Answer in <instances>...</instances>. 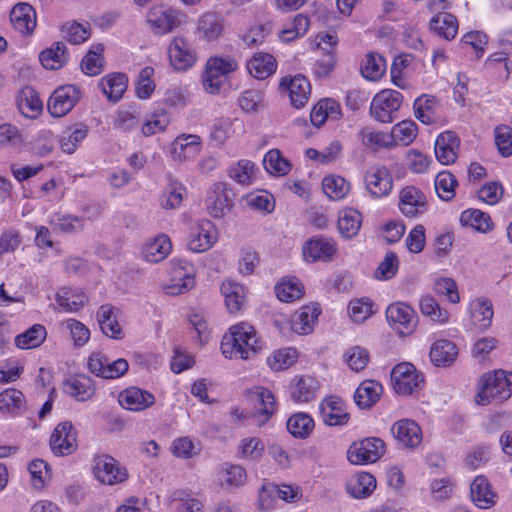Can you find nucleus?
Masks as SVG:
<instances>
[{
    "label": "nucleus",
    "instance_id": "f257e3e1",
    "mask_svg": "<svg viewBox=\"0 0 512 512\" xmlns=\"http://www.w3.org/2000/svg\"><path fill=\"white\" fill-rule=\"evenodd\" d=\"M263 347L255 328L244 322L232 326L221 341L222 354L229 359H250Z\"/></svg>",
    "mask_w": 512,
    "mask_h": 512
},
{
    "label": "nucleus",
    "instance_id": "f03ea898",
    "mask_svg": "<svg viewBox=\"0 0 512 512\" xmlns=\"http://www.w3.org/2000/svg\"><path fill=\"white\" fill-rule=\"evenodd\" d=\"M511 395L512 373L497 370L481 377L475 401L479 405H487L491 401L503 402Z\"/></svg>",
    "mask_w": 512,
    "mask_h": 512
},
{
    "label": "nucleus",
    "instance_id": "7ed1b4c3",
    "mask_svg": "<svg viewBox=\"0 0 512 512\" xmlns=\"http://www.w3.org/2000/svg\"><path fill=\"white\" fill-rule=\"evenodd\" d=\"M402 102L403 96L399 91L381 90L372 99L370 113L379 122L391 123L396 118Z\"/></svg>",
    "mask_w": 512,
    "mask_h": 512
},
{
    "label": "nucleus",
    "instance_id": "20e7f679",
    "mask_svg": "<svg viewBox=\"0 0 512 512\" xmlns=\"http://www.w3.org/2000/svg\"><path fill=\"white\" fill-rule=\"evenodd\" d=\"M238 64L232 57H211L206 63L203 86L211 94L219 91L229 73L236 71Z\"/></svg>",
    "mask_w": 512,
    "mask_h": 512
},
{
    "label": "nucleus",
    "instance_id": "39448f33",
    "mask_svg": "<svg viewBox=\"0 0 512 512\" xmlns=\"http://www.w3.org/2000/svg\"><path fill=\"white\" fill-rule=\"evenodd\" d=\"M234 194L225 182L213 183L206 192L205 207L213 218H222L233 207Z\"/></svg>",
    "mask_w": 512,
    "mask_h": 512
},
{
    "label": "nucleus",
    "instance_id": "423d86ee",
    "mask_svg": "<svg viewBox=\"0 0 512 512\" xmlns=\"http://www.w3.org/2000/svg\"><path fill=\"white\" fill-rule=\"evenodd\" d=\"M185 15L172 7L157 5L149 9L146 21L155 34H166L184 21Z\"/></svg>",
    "mask_w": 512,
    "mask_h": 512
},
{
    "label": "nucleus",
    "instance_id": "0eeeda50",
    "mask_svg": "<svg viewBox=\"0 0 512 512\" xmlns=\"http://www.w3.org/2000/svg\"><path fill=\"white\" fill-rule=\"evenodd\" d=\"M82 98L80 88L75 85H63L54 90L47 108L51 116L60 118L67 115Z\"/></svg>",
    "mask_w": 512,
    "mask_h": 512
},
{
    "label": "nucleus",
    "instance_id": "6e6552de",
    "mask_svg": "<svg viewBox=\"0 0 512 512\" xmlns=\"http://www.w3.org/2000/svg\"><path fill=\"white\" fill-rule=\"evenodd\" d=\"M385 443L377 437H369L353 443L347 452L348 460L355 465L374 463L383 456Z\"/></svg>",
    "mask_w": 512,
    "mask_h": 512
},
{
    "label": "nucleus",
    "instance_id": "1a4fd4ad",
    "mask_svg": "<svg viewBox=\"0 0 512 512\" xmlns=\"http://www.w3.org/2000/svg\"><path fill=\"white\" fill-rule=\"evenodd\" d=\"M93 474L106 485H116L127 480L128 472L119 462L109 455H98L94 458Z\"/></svg>",
    "mask_w": 512,
    "mask_h": 512
},
{
    "label": "nucleus",
    "instance_id": "9d476101",
    "mask_svg": "<svg viewBox=\"0 0 512 512\" xmlns=\"http://www.w3.org/2000/svg\"><path fill=\"white\" fill-rule=\"evenodd\" d=\"M386 318L388 323L402 335L411 334L418 321L414 309L403 302L390 304L386 309Z\"/></svg>",
    "mask_w": 512,
    "mask_h": 512
},
{
    "label": "nucleus",
    "instance_id": "9b49d317",
    "mask_svg": "<svg viewBox=\"0 0 512 512\" xmlns=\"http://www.w3.org/2000/svg\"><path fill=\"white\" fill-rule=\"evenodd\" d=\"M89 371L103 379H117L123 376L129 368L127 360L119 358L110 361L102 353H93L88 359Z\"/></svg>",
    "mask_w": 512,
    "mask_h": 512
},
{
    "label": "nucleus",
    "instance_id": "f8f14e48",
    "mask_svg": "<svg viewBox=\"0 0 512 512\" xmlns=\"http://www.w3.org/2000/svg\"><path fill=\"white\" fill-rule=\"evenodd\" d=\"M217 238L218 230L214 223L208 219H202L191 228L187 246L192 252H205L216 243Z\"/></svg>",
    "mask_w": 512,
    "mask_h": 512
},
{
    "label": "nucleus",
    "instance_id": "ddd939ff",
    "mask_svg": "<svg viewBox=\"0 0 512 512\" xmlns=\"http://www.w3.org/2000/svg\"><path fill=\"white\" fill-rule=\"evenodd\" d=\"M391 381L398 394L409 395L423 382L422 375L408 362L396 365L391 372Z\"/></svg>",
    "mask_w": 512,
    "mask_h": 512
},
{
    "label": "nucleus",
    "instance_id": "4468645a",
    "mask_svg": "<svg viewBox=\"0 0 512 512\" xmlns=\"http://www.w3.org/2000/svg\"><path fill=\"white\" fill-rule=\"evenodd\" d=\"M50 448L55 456H66L77 449V433L71 422H61L50 436Z\"/></svg>",
    "mask_w": 512,
    "mask_h": 512
},
{
    "label": "nucleus",
    "instance_id": "2eb2a0df",
    "mask_svg": "<svg viewBox=\"0 0 512 512\" xmlns=\"http://www.w3.org/2000/svg\"><path fill=\"white\" fill-rule=\"evenodd\" d=\"M365 187L374 198L389 195L393 188V178L390 171L381 165L370 167L365 174Z\"/></svg>",
    "mask_w": 512,
    "mask_h": 512
},
{
    "label": "nucleus",
    "instance_id": "dca6fc26",
    "mask_svg": "<svg viewBox=\"0 0 512 512\" xmlns=\"http://www.w3.org/2000/svg\"><path fill=\"white\" fill-rule=\"evenodd\" d=\"M168 57L171 66L177 71L191 68L197 59L192 45L182 37H175L168 47Z\"/></svg>",
    "mask_w": 512,
    "mask_h": 512
},
{
    "label": "nucleus",
    "instance_id": "f3484780",
    "mask_svg": "<svg viewBox=\"0 0 512 512\" xmlns=\"http://www.w3.org/2000/svg\"><path fill=\"white\" fill-rule=\"evenodd\" d=\"M336 251V243L324 236H316L307 240L302 249L305 261L310 263L317 261L329 262Z\"/></svg>",
    "mask_w": 512,
    "mask_h": 512
},
{
    "label": "nucleus",
    "instance_id": "a211bd4d",
    "mask_svg": "<svg viewBox=\"0 0 512 512\" xmlns=\"http://www.w3.org/2000/svg\"><path fill=\"white\" fill-rule=\"evenodd\" d=\"M399 209L406 217H417L427 210L426 196L419 188L406 186L399 194Z\"/></svg>",
    "mask_w": 512,
    "mask_h": 512
},
{
    "label": "nucleus",
    "instance_id": "6ab92c4d",
    "mask_svg": "<svg viewBox=\"0 0 512 512\" xmlns=\"http://www.w3.org/2000/svg\"><path fill=\"white\" fill-rule=\"evenodd\" d=\"M280 88L288 92L291 104L296 108L307 103L311 92L309 81L302 75L282 78Z\"/></svg>",
    "mask_w": 512,
    "mask_h": 512
},
{
    "label": "nucleus",
    "instance_id": "aec40b11",
    "mask_svg": "<svg viewBox=\"0 0 512 512\" xmlns=\"http://www.w3.org/2000/svg\"><path fill=\"white\" fill-rule=\"evenodd\" d=\"M393 437L405 448H415L422 441L420 426L413 420L402 419L391 427Z\"/></svg>",
    "mask_w": 512,
    "mask_h": 512
},
{
    "label": "nucleus",
    "instance_id": "412c9836",
    "mask_svg": "<svg viewBox=\"0 0 512 512\" xmlns=\"http://www.w3.org/2000/svg\"><path fill=\"white\" fill-rule=\"evenodd\" d=\"M415 117L425 125L437 123L441 119V105L433 95L423 94L415 99Z\"/></svg>",
    "mask_w": 512,
    "mask_h": 512
},
{
    "label": "nucleus",
    "instance_id": "4be33fe9",
    "mask_svg": "<svg viewBox=\"0 0 512 512\" xmlns=\"http://www.w3.org/2000/svg\"><path fill=\"white\" fill-rule=\"evenodd\" d=\"M319 411L323 422L329 426H342L350 419L344 403L338 397L331 396L324 399L319 406Z\"/></svg>",
    "mask_w": 512,
    "mask_h": 512
},
{
    "label": "nucleus",
    "instance_id": "5701e85b",
    "mask_svg": "<svg viewBox=\"0 0 512 512\" xmlns=\"http://www.w3.org/2000/svg\"><path fill=\"white\" fill-rule=\"evenodd\" d=\"M97 322L104 335L112 339H122L124 333L118 322L117 309L111 304H103L96 313Z\"/></svg>",
    "mask_w": 512,
    "mask_h": 512
},
{
    "label": "nucleus",
    "instance_id": "b1692460",
    "mask_svg": "<svg viewBox=\"0 0 512 512\" xmlns=\"http://www.w3.org/2000/svg\"><path fill=\"white\" fill-rule=\"evenodd\" d=\"M119 404L127 410L141 411L155 402L153 394L138 387H129L119 394Z\"/></svg>",
    "mask_w": 512,
    "mask_h": 512
},
{
    "label": "nucleus",
    "instance_id": "393cba45",
    "mask_svg": "<svg viewBox=\"0 0 512 512\" xmlns=\"http://www.w3.org/2000/svg\"><path fill=\"white\" fill-rule=\"evenodd\" d=\"M459 147V139L452 131L441 133L435 141V156L443 165H449L457 159L456 150Z\"/></svg>",
    "mask_w": 512,
    "mask_h": 512
},
{
    "label": "nucleus",
    "instance_id": "a878e982",
    "mask_svg": "<svg viewBox=\"0 0 512 512\" xmlns=\"http://www.w3.org/2000/svg\"><path fill=\"white\" fill-rule=\"evenodd\" d=\"M318 389V382L310 376H297L289 385L290 398L296 403H307L313 400Z\"/></svg>",
    "mask_w": 512,
    "mask_h": 512
},
{
    "label": "nucleus",
    "instance_id": "bb28decb",
    "mask_svg": "<svg viewBox=\"0 0 512 512\" xmlns=\"http://www.w3.org/2000/svg\"><path fill=\"white\" fill-rule=\"evenodd\" d=\"M10 20L13 27L24 35L29 34L36 27L35 10L27 3L15 5L10 12Z\"/></svg>",
    "mask_w": 512,
    "mask_h": 512
},
{
    "label": "nucleus",
    "instance_id": "cd10ccee",
    "mask_svg": "<svg viewBox=\"0 0 512 512\" xmlns=\"http://www.w3.org/2000/svg\"><path fill=\"white\" fill-rule=\"evenodd\" d=\"M249 395L251 400L259 406L258 424L266 423L276 411L273 393L264 387H255Z\"/></svg>",
    "mask_w": 512,
    "mask_h": 512
},
{
    "label": "nucleus",
    "instance_id": "c85d7f7f",
    "mask_svg": "<svg viewBox=\"0 0 512 512\" xmlns=\"http://www.w3.org/2000/svg\"><path fill=\"white\" fill-rule=\"evenodd\" d=\"M470 495L474 504L481 509H488L495 504V493L483 475L475 477L471 483Z\"/></svg>",
    "mask_w": 512,
    "mask_h": 512
},
{
    "label": "nucleus",
    "instance_id": "c756f323",
    "mask_svg": "<svg viewBox=\"0 0 512 512\" xmlns=\"http://www.w3.org/2000/svg\"><path fill=\"white\" fill-rule=\"evenodd\" d=\"M65 392L78 401H87L95 393V387L90 377L79 374L68 378L64 383Z\"/></svg>",
    "mask_w": 512,
    "mask_h": 512
},
{
    "label": "nucleus",
    "instance_id": "7c9ffc66",
    "mask_svg": "<svg viewBox=\"0 0 512 512\" xmlns=\"http://www.w3.org/2000/svg\"><path fill=\"white\" fill-rule=\"evenodd\" d=\"M458 348L450 340L440 339L435 341L430 349V359L435 366L446 367L457 358Z\"/></svg>",
    "mask_w": 512,
    "mask_h": 512
},
{
    "label": "nucleus",
    "instance_id": "2f4dec72",
    "mask_svg": "<svg viewBox=\"0 0 512 512\" xmlns=\"http://www.w3.org/2000/svg\"><path fill=\"white\" fill-rule=\"evenodd\" d=\"M382 385L374 380L363 381L354 393V401L360 409L371 408L380 398Z\"/></svg>",
    "mask_w": 512,
    "mask_h": 512
},
{
    "label": "nucleus",
    "instance_id": "473e14b6",
    "mask_svg": "<svg viewBox=\"0 0 512 512\" xmlns=\"http://www.w3.org/2000/svg\"><path fill=\"white\" fill-rule=\"evenodd\" d=\"M171 248L170 238L165 234H159L147 241L143 248V256L148 262L158 263L170 254Z\"/></svg>",
    "mask_w": 512,
    "mask_h": 512
},
{
    "label": "nucleus",
    "instance_id": "72a5a7b5",
    "mask_svg": "<svg viewBox=\"0 0 512 512\" xmlns=\"http://www.w3.org/2000/svg\"><path fill=\"white\" fill-rule=\"evenodd\" d=\"M127 83L128 79L125 74L112 73L103 77L98 86L108 100L117 102L126 91Z\"/></svg>",
    "mask_w": 512,
    "mask_h": 512
},
{
    "label": "nucleus",
    "instance_id": "f704fd0d",
    "mask_svg": "<svg viewBox=\"0 0 512 512\" xmlns=\"http://www.w3.org/2000/svg\"><path fill=\"white\" fill-rule=\"evenodd\" d=\"M341 117V108L334 99L320 100L312 109L310 120L316 127L322 126L327 119L338 120Z\"/></svg>",
    "mask_w": 512,
    "mask_h": 512
},
{
    "label": "nucleus",
    "instance_id": "c9c22d12",
    "mask_svg": "<svg viewBox=\"0 0 512 512\" xmlns=\"http://www.w3.org/2000/svg\"><path fill=\"white\" fill-rule=\"evenodd\" d=\"M276 68L275 58L268 53H256L247 63L250 75L260 80L271 76L276 71Z\"/></svg>",
    "mask_w": 512,
    "mask_h": 512
},
{
    "label": "nucleus",
    "instance_id": "e433bc0d",
    "mask_svg": "<svg viewBox=\"0 0 512 512\" xmlns=\"http://www.w3.org/2000/svg\"><path fill=\"white\" fill-rule=\"evenodd\" d=\"M221 293L230 313H237L242 309L246 298L243 285L232 280H226L221 285Z\"/></svg>",
    "mask_w": 512,
    "mask_h": 512
},
{
    "label": "nucleus",
    "instance_id": "4c0bfd02",
    "mask_svg": "<svg viewBox=\"0 0 512 512\" xmlns=\"http://www.w3.org/2000/svg\"><path fill=\"white\" fill-rule=\"evenodd\" d=\"M26 411L24 394L17 389L9 388L0 393V412L6 415H21Z\"/></svg>",
    "mask_w": 512,
    "mask_h": 512
},
{
    "label": "nucleus",
    "instance_id": "58836bf2",
    "mask_svg": "<svg viewBox=\"0 0 512 512\" xmlns=\"http://www.w3.org/2000/svg\"><path fill=\"white\" fill-rule=\"evenodd\" d=\"M201 139L197 135H182L172 144V156L175 160L183 161L193 157L200 151Z\"/></svg>",
    "mask_w": 512,
    "mask_h": 512
},
{
    "label": "nucleus",
    "instance_id": "ea45409f",
    "mask_svg": "<svg viewBox=\"0 0 512 512\" xmlns=\"http://www.w3.org/2000/svg\"><path fill=\"white\" fill-rule=\"evenodd\" d=\"M319 314L320 309L315 306H304L300 308L293 316L291 322L292 329L301 335L311 333Z\"/></svg>",
    "mask_w": 512,
    "mask_h": 512
},
{
    "label": "nucleus",
    "instance_id": "a19ab883",
    "mask_svg": "<svg viewBox=\"0 0 512 512\" xmlns=\"http://www.w3.org/2000/svg\"><path fill=\"white\" fill-rule=\"evenodd\" d=\"M376 479L367 472L355 474L346 485L347 492L354 498H366L375 490Z\"/></svg>",
    "mask_w": 512,
    "mask_h": 512
},
{
    "label": "nucleus",
    "instance_id": "79ce46f5",
    "mask_svg": "<svg viewBox=\"0 0 512 512\" xmlns=\"http://www.w3.org/2000/svg\"><path fill=\"white\" fill-rule=\"evenodd\" d=\"M470 314L475 326L485 330L491 326L493 306L486 298H477L470 303Z\"/></svg>",
    "mask_w": 512,
    "mask_h": 512
},
{
    "label": "nucleus",
    "instance_id": "37998d69",
    "mask_svg": "<svg viewBox=\"0 0 512 512\" xmlns=\"http://www.w3.org/2000/svg\"><path fill=\"white\" fill-rule=\"evenodd\" d=\"M430 29L446 40L454 39L458 31V21L450 13L439 12L430 20Z\"/></svg>",
    "mask_w": 512,
    "mask_h": 512
},
{
    "label": "nucleus",
    "instance_id": "c03bdc74",
    "mask_svg": "<svg viewBox=\"0 0 512 512\" xmlns=\"http://www.w3.org/2000/svg\"><path fill=\"white\" fill-rule=\"evenodd\" d=\"M362 215L353 208H345L340 211L338 218V229L341 235L347 239L355 236L361 227Z\"/></svg>",
    "mask_w": 512,
    "mask_h": 512
},
{
    "label": "nucleus",
    "instance_id": "a18cd8bd",
    "mask_svg": "<svg viewBox=\"0 0 512 512\" xmlns=\"http://www.w3.org/2000/svg\"><path fill=\"white\" fill-rule=\"evenodd\" d=\"M170 284L166 286L169 295H180L192 289L195 285L194 276L182 267H175L171 272Z\"/></svg>",
    "mask_w": 512,
    "mask_h": 512
},
{
    "label": "nucleus",
    "instance_id": "49530a36",
    "mask_svg": "<svg viewBox=\"0 0 512 512\" xmlns=\"http://www.w3.org/2000/svg\"><path fill=\"white\" fill-rule=\"evenodd\" d=\"M88 127L85 124H75L67 128L60 137V147L63 152L72 154L78 145L87 137Z\"/></svg>",
    "mask_w": 512,
    "mask_h": 512
},
{
    "label": "nucleus",
    "instance_id": "de8ad7c7",
    "mask_svg": "<svg viewBox=\"0 0 512 512\" xmlns=\"http://www.w3.org/2000/svg\"><path fill=\"white\" fill-rule=\"evenodd\" d=\"M56 303L66 312H77L84 306L87 297L80 290L62 288L56 294Z\"/></svg>",
    "mask_w": 512,
    "mask_h": 512
},
{
    "label": "nucleus",
    "instance_id": "09e8293b",
    "mask_svg": "<svg viewBox=\"0 0 512 512\" xmlns=\"http://www.w3.org/2000/svg\"><path fill=\"white\" fill-rule=\"evenodd\" d=\"M39 59L46 69L61 68L68 60L65 44L63 42L54 43L51 48L40 53Z\"/></svg>",
    "mask_w": 512,
    "mask_h": 512
},
{
    "label": "nucleus",
    "instance_id": "8fccbe9b",
    "mask_svg": "<svg viewBox=\"0 0 512 512\" xmlns=\"http://www.w3.org/2000/svg\"><path fill=\"white\" fill-rule=\"evenodd\" d=\"M185 192L186 188L181 182L177 180H171L164 189L160 198L161 207L166 210L179 208L182 204Z\"/></svg>",
    "mask_w": 512,
    "mask_h": 512
},
{
    "label": "nucleus",
    "instance_id": "3c124183",
    "mask_svg": "<svg viewBox=\"0 0 512 512\" xmlns=\"http://www.w3.org/2000/svg\"><path fill=\"white\" fill-rule=\"evenodd\" d=\"M46 329L43 325L35 324L15 338V344L21 349H33L39 347L46 339Z\"/></svg>",
    "mask_w": 512,
    "mask_h": 512
},
{
    "label": "nucleus",
    "instance_id": "603ef678",
    "mask_svg": "<svg viewBox=\"0 0 512 512\" xmlns=\"http://www.w3.org/2000/svg\"><path fill=\"white\" fill-rule=\"evenodd\" d=\"M229 176L241 185H249L256 179L257 168L247 159L239 160L229 168Z\"/></svg>",
    "mask_w": 512,
    "mask_h": 512
},
{
    "label": "nucleus",
    "instance_id": "864d4df0",
    "mask_svg": "<svg viewBox=\"0 0 512 512\" xmlns=\"http://www.w3.org/2000/svg\"><path fill=\"white\" fill-rule=\"evenodd\" d=\"M314 428V420L304 412L289 417L287 430L296 438L304 439L310 435Z\"/></svg>",
    "mask_w": 512,
    "mask_h": 512
},
{
    "label": "nucleus",
    "instance_id": "5fc2aeb1",
    "mask_svg": "<svg viewBox=\"0 0 512 512\" xmlns=\"http://www.w3.org/2000/svg\"><path fill=\"white\" fill-rule=\"evenodd\" d=\"M386 71V61L378 53H369L361 66V73L364 78L370 81L379 80Z\"/></svg>",
    "mask_w": 512,
    "mask_h": 512
},
{
    "label": "nucleus",
    "instance_id": "6e6d98bb",
    "mask_svg": "<svg viewBox=\"0 0 512 512\" xmlns=\"http://www.w3.org/2000/svg\"><path fill=\"white\" fill-rule=\"evenodd\" d=\"M322 188L330 199L341 200L348 194L350 184L339 175H329L323 179Z\"/></svg>",
    "mask_w": 512,
    "mask_h": 512
},
{
    "label": "nucleus",
    "instance_id": "4d7b16f0",
    "mask_svg": "<svg viewBox=\"0 0 512 512\" xmlns=\"http://www.w3.org/2000/svg\"><path fill=\"white\" fill-rule=\"evenodd\" d=\"M460 222L464 226H469L481 232H487L492 229L490 216L477 209L463 211L460 215Z\"/></svg>",
    "mask_w": 512,
    "mask_h": 512
},
{
    "label": "nucleus",
    "instance_id": "13d9d810",
    "mask_svg": "<svg viewBox=\"0 0 512 512\" xmlns=\"http://www.w3.org/2000/svg\"><path fill=\"white\" fill-rule=\"evenodd\" d=\"M263 165L268 173L279 176H284L291 170V164L278 149H272L265 154Z\"/></svg>",
    "mask_w": 512,
    "mask_h": 512
},
{
    "label": "nucleus",
    "instance_id": "bf43d9fd",
    "mask_svg": "<svg viewBox=\"0 0 512 512\" xmlns=\"http://www.w3.org/2000/svg\"><path fill=\"white\" fill-rule=\"evenodd\" d=\"M198 29L207 39H216L223 31V18L214 12L205 13L199 20Z\"/></svg>",
    "mask_w": 512,
    "mask_h": 512
},
{
    "label": "nucleus",
    "instance_id": "052dcab7",
    "mask_svg": "<svg viewBox=\"0 0 512 512\" xmlns=\"http://www.w3.org/2000/svg\"><path fill=\"white\" fill-rule=\"evenodd\" d=\"M420 311L432 321L445 323L449 319L448 312L441 308L436 299L430 295L423 296L419 303Z\"/></svg>",
    "mask_w": 512,
    "mask_h": 512
},
{
    "label": "nucleus",
    "instance_id": "680f3d73",
    "mask_svg": "<svg viewBox=\"0 0 512 512\" xmlns=\"http://www.w3.org/2000/svg\"><path fill=\"white\" fill-rule=\"evenodd\" d=\"M457 180L449 171H441L435 178V191L440 199L450 201L455 196Z\"/></svg>",
    "mask_w": 512,
    "mask_h": 512
},
{
    "label": "nucleus",
    "instance_id": "e2e57ef3",
    "mask_svg": "<svg viewBox=\"0 0 512 512\" xmlns=\"http://www.w3.org/2000/svg\"><path fill=\"white\" fill-rule=\"evenodd\" d=\"M358 137L361 143L369 149L391 145V136L389 134L375 131L370 127L362 128L358 133Z\"/></svg>",
    "mask_w": 512,
    "mask_h": 512
},
{
    "label": "nucleus",
    "instance_id": "0e129e2a",
    "mask_svg": "<svg viewBox=\"0 0 512 512\" xmlns=\"http://www.w3.org/2000/svg\"><path fill=\"white\" fill-rule=\"evenodd\" d=\"M18 108L26 117H32L42 110V101L31 88L22 91L18 99Z\"/></svg>",
    "mask_w": 512,
    "mask_h": 512
},
{
    "label": "nucleus",
    "instance_id": "69168bd1",
    "mask_svg": "<svg viewBox=\"0 0 512 512\" xmlns=\"http://www.w3.org/2000/svg\"><path fill=\"white\" fill-rule=\"evenodd\" d=\"M350 318L357 323L368 319L373 313V302L366 297L351 300L348 305Z\"/></svg>",
    "mask_w": 512,
    "mask_h": 512
},
{
    "label": "nucleus",
    "instance_id": "338daca9",
    "mask_svg": "<svg viewBox=\"0 0 512 512\" xmlns=\"http://www.w3.org/2000/svg\"><path fill=\"white\" fill-rule=\"evenodd\" d=\"M297 352L295 349L285 348L275 351L267 359L269 367L274 371H281L289 368L295 363Z\"/></svg>",
    "mask_w": 512,
    "mask_h": 512
},
{
    "label": "nucleus",
    "instance_id": "774afa93",
    "mask_svg": "<svg viewBox=\"0 0 512 512\" xmlns=\"http://www.w3.org/2000/svg\"><path fill=\"white\" fill-rule=\"evenodd\" d=\"M494 141L498 152L502 157L512 155V128L507 125H499L494 129Z\"/></svg>",
    "mask_w": 512,
    "mask_h": 512
}]
</instances>
